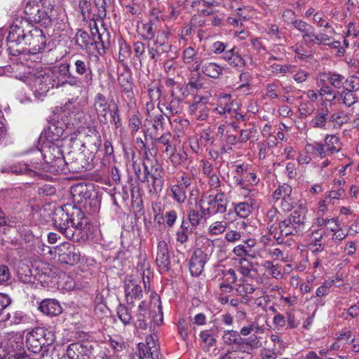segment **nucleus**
<instances>
[{"label":"nucleus","instance_id":"nucleus-1","mask_svg":"<svg viewBox=\"0 0 359 359\" xmlns=\"http://www.w3.org/2000/svg\"><path fill=\"white\" fill-rule=\"evenodd\" d=\"M53 220L55 228L69 240L79 242L87 237L88 219L80 209H74L69 215L68 206L60 207L55 210Z\"/></svg>","mask_w":359,"mask_h":359},{"label":"nucleus","instance_id":"nucleus-2","mask_svg":"<svg viewBox=\"0 0 359 359\" xmlns=\"http://www.w3.org/2000/svg\"><path fill=\"white\" fill-rule=\"evenodd\" d=\"M62 135V130L60 128L53 126L49 127L47 132V137L50 139V142L44 143L40 153L46 163V166L43 169L48 170L53 172H60L66 170V158L63 156L60 147L52 142L56 141Z\"/></svg>","mask_w":359,"mask_h":359},{"label":"nucleus","instance_id":"nucleus-3","mask_svg":"<svg viewBox=\"0 0 359 359\" xmlns=\"http://www.w3.org/2000/svg\"><path fill=\"white\" fill-rule=\"evenodd\" d=\"M93 107L101 123L108 124V115H109V121L116 128L121 126L118 106L113 98H108L102 93H98L95 95Z\"/></svg>","mask_w":359,"mask_h":359},{"label":"nucleus","instance_id":"nucleus-4","mask_svg":"<svg viewBox=\"0 0 359 359\" xmlns=\"http://www.w3.org/2000/svg\"><path fill=\"white\" fill-rule=\"evenodd\" d=\"M29 27V23L22 18H15L13 20L7 36V51L9 55L15 56L23 53L22 48H18V46L23 45Z\"/></svg>","mask_w":359,"mask_h":359},{"label":"nucleus","instance_id":"nucleus-5","mask_svg":"<svg viewBox=\"0 0 359 359\" xmlns=\"http://www.w3.org/2000/svg\"><path fill=\"white\" fill-rule=\"evenodd\" d=\"M46 38L43 32L34 26H29L26 32V36L23 45L29 48H22L23 55L25 60H28L26 57H37V55L41 53L46 47Z\"/></svg>","mask_w":359,"mask_h":359},{"label":"nucleus","instance_id":"nucleus-6","mask_svg":"<svg viewBox=\"0 0 359 359\" xmlns=\"http://www.w3.org/2000/svg\"><path fill=\"white\" fill-rule=\"evenodd\" d=\"M56 78V72H51V70L41 71L31 76V88L36 96H45L50 89L60 87V81Z\"/></svg>","mask_w":359,"mask_h":359},{"label":"nucleus","instance_id":"nucleus-7","mask_svg":"<svg viewBox=\"0 0 359 359\" xmlns=\"http://www.w3.org/2000/svg\"><path fill=\"white\" fill-rule=\"evenodd\" d=\"M24 13L27 18L25 21L27 23H38L44 27L51 25L53 11H48L39 0H29L25 7Z\"/></svg>","mask_w":359,"mask_h":359},{"label":"nucleus","instance_id":"nucleus-8","mask_svg":"<svg viewBox=\"0 0 359 359\" xmlns=\"http://www.w3.org/2000/svg\"><path fill=\"white\" fill-rule=\"evenodd\" d=\"M55 340L53 332L44 327H36L26 336V346L34 353H39L43 347L51 345Z\"/></svg>","mask_w":359,"mask_h":359},{"label":"nucleus","instance_id":"nucleus-9","mask_svg":"<svg viewBox=\"0 0 359 359\" xmlns=\"http://www.w3.org/2000/svg\"><path fill=\"white\" fill-rule=\"evenodd\" d=\"M306 214L304 210H294L288 218L280 222L278 228L282 237L295 236L305 230Z\"/></svg>","mask_w":359,"mask_h":359},{"label":"nucleus","instance_id":"nucleus-10","mask_svg":"<svg viewBox=\"0 0 359 359\" xmlns=\"http://www.w3.org/2000/svg\"><path fill=\"white\" fill-rule=\"evenodd\" d=\"M54 253L57 257V260L69 265H74L80 260V251L73 244L64 242L54 248Z\"/></svg>","mask_w":359,"mask_h":359},{"label":"nucleus","instance_id":"nucleus-11","mask_svg":"<svg viewBox=\"0 0 359 359\" xmlns=\"http://www.w3.org/2000/svg\"><path fill=\"white\" fill-rule=\"evenodd\" d=\"M167 32L159 31L156 39L148 45V53L151 60L156 62L161 56L167 55L171 50L172 46L167 41Z\"/></svg>","mask_w":359,"mask_h":359},{"label":"nucleus","instance_id":"nucleus-12","mask_svg":"<svg viewBox=\"0 0 359 359\" xmlns=\"http://www.w3.org/2000/svg\"><path fill=\"white\" fill-rule=\"evenodd\" d=\"M140 281L131 276H127L124 281V292L126 302L131 306H134L135 300H140L143 297V291Z\"/></svg>","mask_w":359,"mask_h":359},{"label":"nucleus","instance_id":"nucleus-13","mask_svg":"<svg viewBox=\"0 0 359 359\" xmlns=\"http://www.w3.org/2000/svg\"><path fill=\"white\" fill-rule=\"evenodd\" d=\"M156 262L161 272H167L175 266L170 260L168 243L164 240H161L157 243Z\"/></svg>","mask_w":359,"mask_h":359},{"label":"nucleus","instance_id":"nucleus-14","mask_svg":"<svg viewBox=\"0 0 359 359\" xmlns=\"http://www.w3.org/2000/svg\"><path fill=\"white\" fill-rule=\"evenodd\" d=\"M95 29L97 35L95 36V32L92 30V36H90L86 31L83 29H78L74 36L76 45L83 50H86L93 45L97 46V43H101L103 46L104 42L102 41L101 34L98 33L97 27H95Z\"/></svg>","mask_w":359,"mask_h":359},{"label":"nucleus","instance_id":"nucleus-15","mask_svg":"<svg viewBox=\"0 0 359 359\" xmlns=\"http://www.w3.org/2000/svg\"><path fill=\"white\" fill-rule=\"evenodd\" d=\"M191 184V179L183 175L176 184L170 187L172 199L178 204H182L187 200V190Z\"/></svg>","mask_w":359,"mask_h":359},{"label":"nucleus","instance_id":"nucleus-16","mask_svg":"<svg viewBox=\"0 0 359 359\" xmlns=\"http://www.w3.org/2000/svg\"><path fill=\"white\" fill-rule=\"evenodd\" d=\"M65 158H66V170L69 171L77 172L86 170L89 167V163L83 152H69Z\"/></svg>","mask_w":359,"mask_h":359},{"label":"nucleus","instance_id":"nucleus-17","mask_svg":"<svg viewBox=\"0 0 359 359\" xmlns=\"http://www.w3.org/2000/svg\"><path fill=\"white\" fill-rule=\"evenodd\" d=\"M66 353L69 359H93L92 346L79 342L70 344Z\"/></svg>","mask_w":359,"mask_h":359},{"label":"nucleus","instance_id":"nucleus-18","mask_svg":"<svg viewBox=\"0 0 359 359\" xmlns=\"http://www.w3.org/2000/svg\"><path fill=\"white\" fill-rule=\"evenodd\" d=\"M208 259V255L201 248L196 249L189 262L191 274L194 276L201 275L203 271L204 266L207 262Z\"/></svg>","mask_w":359,"mask_h":359},{"label":"nucleus","instance_id":"nucleus-19","mask_svg":"<svg viewBox=\"0 0 359 359\" xmlns=\"http://www.w3.org/2000/svg\"><path fill=\"white\" fill-rule=\"evenodd\" d=\"M207 198L212 215L223 214L226 211L229 201L224 192L219 191L215 195H210Z\"/></svg>","mask_w":359,"mask_h":359},{"label":"nucleus","instance_id":"nucleus-20","mask_svg":"<svg viewBox=\"0 0 359 359\" xmlns=\"http://www.w3.org/2000/svg\"><path fill=\"white\" fill-rule=\"evenodd\" d=\"M177 93H171V100L165 103H158V107L164 116L170 118L172 115L180 114L182 111V97Z\"/></svg>","mask_w":359,"mask_h":359},{"label":"nucleus","instance_id":"nucleus-21","mask_svg":"<svg viewBox=\"0 0 359 359\" xmlns=\"http://www.w3.org/2000/svg\"><path fill=\"white\" fill-rule=\"evenodd\" d=\"M74 67L76 73L83 77L84 83L88 86L92 85L93 73L90 58L83 57L77 59L74 62Z\"/></svg>","mask_w":359,"mask_h":359},{"label":"nucleus","instance_id":"nucleus-22","mask_svg":"<svg viewBox=\"0 0 359 359\" xmlns=\"http://www.w3.org/2000/svg\"><path fill=\"white\" fill-rule=\"evenodd\" d=\"M71 194L74 201L78 204H83V208H86L87 204L91 205L93 200L91 199L92 192L86 184H78L72 187Z\"/></svg>","mask_w":359,"mask_h":359},{"label":"nucleus","instance_id":"nucleus-23","mask_svg":"<svg viewBox=\"0 0 359 359\" xmlns=\"http://www.w3.org/2000/svg\"><path fill=\"white\" fill-rule=\"evenodd\" d=\"M149 339H147V344H138V359H159V348L151 337Z\"/></svg>","mask_w":359,"mask_h":359},{"label":"nucleus","instance_id":"nucleus-24","mask_svg":"<svg viewBox=\"0 0 359 359\" xmlns=\"http://www.w3.org/2000/svg\"><path fill=\"white\" fill-rule=\"evenodd\" d=\"M182 60L191 72H198L201 68V62L198 58V51L193 47L189 46L184 50Z\"/></svg>","mask_w":359,"mask_h":359},{"label":"nucleus","instance_id":"nucleus-25","mask_svg":"<svg viewBox=\"0 0 359 359\" xmlns=\"http://www.w3.org/2000/svg\"><path fill=\"white\" fill-rule=\"evenodd\" d=\"M130 80V76L125 74H121L118 78V84L122 88L123 92L126 97L129 100L128 106L130 108H133L135 106V100Z\"/></svg>","mask_w":359,"mask_h":359},{"label":"nucleus","instance_id":"nucleus-26","mask_svg":"<svg viewBox=\"0 0 359 359\" xmlns=\"http://www.w3.org/2000/svg\"><path fill=\"white\" fill-rule=\"evenodd\" d=\"M39 309L44 314L49 316H57L60 315L62 309L59 302L54 299H46L43 300Z\"/></svg>","mask_w":359,"mask_h":359},{"label":"nucleus","instance_id":"nucleus-27","mask_svg":"<svg viewBox=\"0 0 359 359\" xmlns=\"http://www.w3.org/2000/svg\"><path fill=\"white\" fill-rule=\"evenodd\" d=\"M151 178L152 180L151 184H148L149 192L157 194L163 189L164 180L162 175V168L157 166L154 169L151 168Z\"/></svg>","mask_w":359,"mask_h":359},{"label":"nucleus","instance_id":"nucleus-28","mask_svg":"<svg viewBox=\"0 0 359 359\" xmlns=\"http://www.w3.org/2000/svg\"><path fill=\"white\" fill-rule=\"evenodd\" d=\"M330 110L327 107H323L317 110L316 115L310 122V126L314 128L326 129Z\"/></svg>","mask_w":359,"mask_h":359},{"label":"nucleus","instance_id":"nucleus-29","mask_svg":"<svg viewBox=\"0 0 359 359\" xmlns=\"http://www.w3.org/2000/svg\"><path fill=\"white\" fill-rule=\"evenodd\" d=\"M222 340L226 345H236V351L245 352V350H242L243 338L240 336V334L236 330H227L224 331Z\"/></svg>","mask_w":359,"mask_h":359},{"label":"nucleus","instance_id":"nucleus-30","mask_svg":"<svg viewBox=\"0 0 359 359\" xmlns=\"http://www.w3.org/2000/svg\"><path fill=\"white\" fill-rule=\"evenodd\" d=\"M101 136L98 131L93 130L85 137L82 146L91 153H96L101 146Z\"/></svg>","mask_w":359,"mask_h":359},{"label":"nucleus","instance_id":"nucleus-31","mask_svg":"<svg viewBox=\"0 0 359 359\" xmlns=\"http://www.w3.org/2000/svg\"><path fill=\"white\" fill-rule=\"evenodd\" d=\"M320 79L323 81H327L330 85L337 89L344 86L345 77L334 72H328L320 74Z\"/></svg>","mask_w":359,"mask_h":359},{"label":"nucleus","instance_id":"nucleus-32","mask_svg":"<svg viewBox=\"0 0 359 359\" xmlns=\"http://www.w3.org/2000/svg\"><path fill=\"white\" fill-rule=\"evenodd\" d=\"M202 72L206 76L217 79L222 73V67L215 62H206L201 67Z\"/></svg>","mask_w":359,"mask_h":359},{"label":"nucleus","instance_id":"nucleus-33","mask_svg":"<svg viewBox=\"0 0 359 359\" xmlns=\"http://www.w3.org/2000/svg\"><path fill=\"white\" fill-rule=\"evenodd\" d=\"M190 224L183 217L180 229L176 232V241L181 244L185 243L189 239V235L191 233L189 228Z\"/></svg>","mask_w":359,"mask_h":359},{"label":"nucleus","instance_id":"nucleus-34","mask_svg":"<svg viewBox=\"0 0 359 359\" xmlns=\"http://www.w3.org/2000/svg\"><path fill=\"white\" fill-rule=\"evenodd\" d=\"M211 95L209 92H205L204 95H196L194 97L193 103L190 106L192 112L196 113L201 107H205L210 103Z\"/></svg>","mask_w":359,"mask_h":359},{"label":"nucleus","instance_id":"nucleus-35","mask_svg":"<svg viewBox=\"0 0 359 359\" xmlns=\"http://www.w3.org/2000/svg\"><path fill=\"white\" fill-rule=\"evenodd\" d=\"M324 146L326 151H330L331 154L336 153L341 149L339 138L334 135H327L325 138Z\"/></svg>","mask_w":359,"mask_h":359},{"label":"nucleus","instance_id":"nucleus-36","mask_svg":"<svg viewBox=\"0 0 359 359\" xmlns=\"http://www.w3.org/2000/svg\"><path fill=\"white\" fill-rule=\"evenodd\" d=\"M306 154H312L314 156H319L320 158L325 157L326 149L323 144L314 142L307 144L305 147Z\"/></svg>","mask_w":359,"mask_h":359},{"label":"nucleus","instance_id":"nucleus-37","mask_svg":"<svg viewBox=\"0 0 359 359\" xmlns=\"http://www.w3.org/2000/svg\"><path fill=\"white\" fill-rule=\"evenodd\" d=\"M338 96L340 97L342 103L348 107L353 106L358 102L355 93L346 89H344L341 92L338 91Z\"/></svg>","mask_w":359,"mask_h":359},{"label":"nucleus","instance_id":"nucleus-38","mask_svg":"<svg viewBox=\"0 0 359 359\" xmlns=\"http://www.w3.org/2000/svg\"><path fill=\"white\" fill-rule=\"evenodd\" d=\"M236 269L243 276H250L253 266L245 258H238L236 259Z\"/></svg>","mask_w":359,"mask_h":359},{"label":"nucleus","instance_id":"nucleus-39","mask_svg":"<svg viewBox=\"0 0 359 359\" xmlns=\"http://www.w3.org/2000/svg\"><path fill=\"white\" fill-rule=\"evenodd\" d=\"M236 213L242 218L248 217L252 212V204L248 202L233 203Z\"/></svg>","mask_w":359,"mask_h":359},{"label":"nucleus","instance_id":"nucleus-40","mask_svg":"<svg viewBox=\"0 0 359 359\" xmlns=\"http://www.w3.org/2000/svg\"><path fill=\"white\" fill-rule=\"evenodd\" d=\"M234 179L235 182L241 186H243L245 182H248L250 184H257L259 181L255 173L248 172H244L243 176H234Z\"/></svg>","mask_w":359,"mask_h":359},{"label":"nucleus","instance_id":"nucleus-41","mask_svg":"<svg viewBox=\"0 0 359 359\" xmlns=\"http://www.w3.org/2000/svg\"><path fill=\"white\" fill-rule=\"evenodd\" d=\"M320 46H329L331 48H338L339 52L341 53L344 50L341 46L339 41H332V37L324 33H319Z\"/></svg>","mask_w":359,"mask_h":359},{"label":"nucleus","instance_id":"nucleus-42","mask_svg":"<svg viewBox=\"0 0 359 359\" xmlns=\"http://www.w3.org/2000/svg\"><path fill=\"white\" fill-rule=\"evenodd\" d=\"M117 315L120 320L124 324L128 325L131 323L132 320V313L130 309L123 304H120L117 307Z\"/></svg>","mask_w":359,"mask_h":359},{"label":"nucleus","instance_id":"nucleus-43","mask_svg":"<svg viewBox=\"0 0 359 359\" xmlns=\"http://www.w3.org/2000/svg\"><path fill=\"white\" fill-rule=\"evenodd\" d=\"M188 217L186 219L192 227L198 226L201 221L204 219L193 206L188 210Z\"/></svg>","mask_w":359,"mask_h":359},{"label":"nucleus","instance_id":"nucleus-44","mask_svg":"<svg viewBox=\"0 0 359 359\" xmlns=\"http://www.w3.org/2000/svg\"><path fill=\"white\" fill-rule=\"evenodd\" d=\"M292 193V187L287 184L279 186L273 193V198L277 201L282 198H288Z\"/></svg>","mask_w":359,"mask_h":359},{"label":"nucleus","instance_id":"nucleus-45","mask_svg":"<svg viewBox=\"0 0 359 359\" xmlns=\"http://www.w3.org/2000/svg\"><path fill=\"white\" fill-rule=\"evenodd\" d=\"M227 223L224 221H217L211 224L208 228V233L211 236H216L225 231Z\"/></svg>","mask_w":359,"mask_h":359},{"label":"nucleus","instance_id":"nucleus-46","mask_svg":"<svg viewBox=\"0 0 359 359\" xmlns=\"http://www.w3.org/2000/svg\"><path fill=\"white\" fill-rule=\"evenodd\" d=\"M142 125V121L140 118V113L138 111L134 112L129 118L128 128L132 134L138 131Z\"/></svg>","mask_w":359,"mask_h":359},{"label":"nucleus","instance_id":"nucleus-47","mask_svg":"<svg viewBox=\"0 0 359 359\" xmlns=\"http://www.w3.org/2000/svg\"><path fill=\"white\" fill-rule=\"evenodd\" d=\"M119 54L118 59L120 61H124L131 54L129 45L122 39L118 40Z\"/></svg>","mask_w":359,"mask_h":359},{"label":"nucleus","instance_id":"nucleus-48","mask_svg":"<svg viewBox=\"0 0 359 359\" xmlns=\"http://www.w3.org/2000/svg\"><path fill=\"white\" fill-rule=\"evenodd\" d=\"M344 194V189L342 187H338L337 189L333 187L332 189L329 191L325 200L322 201L321 206H324L325 203H331V200L332 199H339Z\"/></svg>","mask_w":359,"mask_h":359},{"label":"nucleus","instance_id":"nucleus-49","mask_svg":"<svg viewBox=\"0 0 359 359\" xmlns=\"http://www.w3.org/2000/svg\"><path fill=\"white\" fill-rule=\"evenodd\" d=\"M236 290L238 295L245 296L255 292V288L252 284L243 282L236 285Z\"/></svg>","mask_w":359,"mask_h":359},{"label":"nucleus","instance_id":"nucleus-50","mask_svg":"<svg viewBox=\"0 0 359 359\" xmlns=\"http://www.w3.org/2000/svg\"><path fill=\"white\" fill-rule=\"evenodd\" d=\"M319 33L316 34L313 30H309L306 34L302 35V39L307 45H318L320 46Z\"/></svg>","mask_w":359,"mask_h":359},{"label":"nucleus","instance_id":"nucleus-51","mask_svg":"<svg viewBox=\"0 0 359 359\" xmlns=\"http://www.w3.org/2000/svg\"><path fill=\"white\" fill-rule=\"evenodd\" d=\"M244 345L250 347V349H256L261 346V342L257 335L252 334L248 338L243 339L242 350H244Z\"/></svg>","mask_w":359,"mask_h":359},{"label":"nucleus","instance_id":"nucleus-52","mask_svg":"<svg viewBox=\"0 0 359 359\" xmlns=\"http://www.w3.org/2000/svg\"><path fill=\"white\" fill-rule=\"evenodd\" d=\"M319 95L325 97L327 101L332 102L337 99L338 92H335L328 86H324L320 89Z\"/></svg>","mask_w":359,"mask_h":359},{"label":"nucleus","instance_id":"nucleus-53","mask_svg":"<svg viewBox=\"0 0 359 359\" xmlns=\"http://www.w3.org/2000/svg\"><path fill=\"white\" fill-rule=\"evenodd\" d=\"M344 84L346 85V90L355 92L359 90V77L356 76H351L347 79H344Z\"/></svg>","mask_w":359,"mask_h":359},{"label":"nucleus","instance_id":"nucleus-54","mask_svg":"<svg viewBox=\"0 0 359 359\" xmlns=\"http://www.w3.org/2000/svg\"><path fill=\"white\" fill-rule=\"evenodd\" d=\"M203 203L204 199L203 198H201L199 199L198 201H196V204L193 206L199 214L202 216V217L204 219V220H206L207 218H208L210 215H212V213L210 210L209 207L207 208H205L203 207Z\"/></svg>","mask_w":359,"mask_h":359},{"label":"nucleus","instance_id":"nucleus-55","mask_svg":"<svg viewBox=\"0 0 359 359\" xmlns=\"http://www.w3.org/2000/svg\"><path fill=\"white\" fill-rule=\"evenodd\" d=\"M299 111L302 117H307L314 112L315 107L309 102H302L299 107Z\"/></svg>","mask_w":359,"mask_h":359},{"label":"nucleus","instance_id":"nucleus-56","mask_svg":"<svg viewBox=\"0 0 359 359\" xmlns=\"http://www.w3.org/2000/svg\"><path fill=\"white\" fill-rule=\"evenodd\" d=\"M10 171L16 174H27L29 175H32L34 172L26 163L15 165L10 168Z\"/></svg>","mask_w":359,"mask_h":359},{"label":"nucleus","instance_id":"nucleus-57","mask_svg":"<svg viewBox=\"0 0 359 359\" xmlns=\"http://www.w3.org/2000/svg\"><path fill=\"white\" fill-rule=\"evenodd\" d=\"M325 236H327L326 228H319L318 229L312 230L310 238L313 243H320Z\"/></svg>","mask_w":359,"mask_h":359},{"label":"nucleus","instance_id":"nucleus-58","mask_svg":"<svg viewBox=\"0 0 359 359\" xmlns=\"http://www.w3.org/2000/svg\"><path fill=\"white\" fill-rule=\"evenodd\" d=\"M292 26L301 32L302 33V35L306 34L309 30H313V27L309 25L306 22L297 19L294 23L292 24Z\"/></svg>","mask_w":359,"mask_h":359},{"label":"nucleus","instance_id":"nucleus-59","mask_svg":"<svg viewBox=\"0 0 359 359\" xmlns=\"http://www.w3.org/2000/svg\"><path fill=\"white\" fill-rule=\"evenodd\" d=\"M178 332L183 340H187L189 333L188 324L184 318H180L177 323Z\"/></svg>","mask_w":359,"mask_h":359},{"label":"nucleus","instance_id":"nucleus-60","mask_svg":"<svg viewBox=\"0 0 359 359\" xmlns=\"http://www.w3.org/2000/svg\"><path fill=\"white\" fill-rule=\"evenodd\" d=\"M148 313H137L136 314V322L135 323V325L136 327H138L142 330L147 329L148 326Z\"/></svg>","mask_w":359,"mask_h":359},{"label":"nucleus","instance_id":"nucleus-61","mask_svg":"<svg viewBox=\"0 0 359 359\" xmlns=\"http://www.w3.org/2000/svg\"><path fill=\"white\" fill-rule=\"evenodd\" d=\"M229 65L231 67L241 69L245 67L246 63L245 60L238 53L235 52Z\"/></svg>","mask_w":359,"mask_h":359},{"label":"nucleus","instance_id":"nucleus-62","mask_svg":"<svg viewBox=\"0 0 359 359\" xmlns=\"http://www.w3.org/2000/svg\"><path fill=\"white\" fill-rule=\"evenodd\" d=\"M201 340L207 344L209 346H212L216 342V339L214 336L210 332L209 330L201 331L199 334Z\"/></svg>","mask_w":359,"mask_h":359},{"label":"nucleus","instance_id":"nucleus-63","mask_svg":"<svg viewBox=\"0 0 359 359\" xmlns=\"http://www.w3.org/2000/svg\"><path fill=\"white\" fill-rule=\"evenodd\" d=\"M175 140L174 137L171 135L170 133H165L160 137L156 138L155 140V142L157 144H162L163 146H167L170 143H173Z\"/></svg>","mask_w":359,"mask_h":359},{"label":"nucleus","instance_id":"nucleus-64","mask_svg":"<svg viewBox=\"0 0 359 359\" xmlns=\"http://www.w3.org/2000/svg\"><path fill=\"white\" fill-rule=\"evenodd\" d=\"M268 230L269 233L273 238L278 243L282 242V235L280 234V229L278 226H277L275 223H271V224H268Z\"/></svg>","mask_w":359,"mask_h":359}]
</instances>
